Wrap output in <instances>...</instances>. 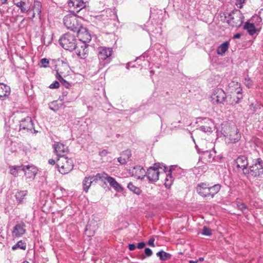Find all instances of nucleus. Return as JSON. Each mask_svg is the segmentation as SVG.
I'll list each match as a JSON object with an SVG mask.
<instances>
[{
    "mask_svg": "<svg viewBox=\"0 0 263 263\" xmlns=\"http://www.w3.org/2000/svg\"><path fill=\"white\" fill-rule=\"evenodd\" d=\"M82 17L78 14L68 15L65 16L63 18L64 25L69 29L73 31H77L78 35L80 34V31L82 28Z\"/></svg>",
    "mask_w": 263,
    "mask_h": 263,
    "instance_id": "nucleus-1",
    "label": "nucleus"
},
{
    "mask_svg": "<svg viewBox=\"0 0 263 263\" xmlns=\"http://www.w3.org/2000/svg\"><path fill=\"white\" fill-rule=\"evenodd\" d=\"M59 44L65 50L72 51L76 50L77 55L81 57V50L78 49L79 46H77L74 36L70 33H67L63 35L59 39Z\"/></svg>",
    "mask_w": 263,
    "mask_h": 263,
    "instance_id": "nucleus-2",
    "label": "nucleus"
},
{
    "mask_svg": "<svg viewBox=\"0 0 263 263\" xmlns=\"http://www.w3.org/2000/svg\"><path fill=\"white\" fill-rule=\"evenodd\" d=\"M227 23L232 27L239 28L242 24L245 17L238 9H234L225 16Z\"/></svg>",
    "mask_w": 263,
    "mask_h": 263,
    "instance_id": "nucleus-3",
    "label": "nucleus"
},
{
    "mask_svg": "<svg viewBox=\"0 0 263 263\" xmlns=\"http://www.w3.org/2000/svg\"><path fill=\"white\" fill-rule=\"evenodd\" d=\"M247 175L254 178L260 177L263 175V160L261 158L252 160V163L249 166Z\"/></svg>",
    "mask_w": 263,
    "mask_h": 263,
    "instance_id": "nucleus-4",
    "label": "nucleus"
},
{
    "mask_svg": "<svg viewBox=\"0 0 263 263\" xmlns=\"http://www.w3.org/2000/svg\"><path fill=\"white\" fill-rule=\"evenodd\" d=\"M159 169H162L164 172L166 173L167 167L163 163H156L154 166L147 169L146 176L149 181L156 182L159 179Z\"/></svg>",
    "mask_w": 263,
    "mask_h": 263,
    "instance_id": "nucleus-5",
    "label": "nucleus"
},
{
    "mask_svg": "<svg viewBox=\"0 0 263 263\" xmlns=\"http://www.w3.org/2000/svg\"><path fill=\"white\" fill-rule=\"evenodd\" d=\"M57 165L60 173L62 174L69 173L72 170L73 166L72 160L65 156L59 158Z\"/></svg>",
    "mask_w": 263,
    "mask_h": 263,
    "instance_id": "nucleus-6",
    "label": "nucleus"
},
{
    "mask_svg": "<svg viewBox=\"0 0 263 263\" xmlns=\"http://www.w3.org/2000/svg\"><path fill=\"white\" fill-rule=\"evenodd\" d=\"M211 98L214 104H224V102L227 98V95L222 89L216 88L213 90Z\"/></svg>",
    "mask_w": 263,
    "mask_h": 263,
    "instance_id": "nucleus-7",
    "label": "nucleus"
},
{
    "mask_svg": "<svg viewBox=\"0 0 263 263\" xmlns=\"http://www.w3.org/2000/svg\"><path fill=\"white\" fill-rule=\"evenodd\" d=\"M20 131L26 133L28 131H32L34 129L33 124L31 117H26L20 121Z\"/></svg>",
    "mask_w": 263,
    "mask_h": 263,
    "instance_id": "nucleus-8",
    "label": "nucleus"
},
{
    "mask_svg": "<svg viewBox=\"0 0 263 263\" xmlns=\"http://www.w3.org/2000/svg\"><path fill=\"white\" fill-rule=\"evenodd\" d=\"M177 166H171L168 170H167L166 172H168V174L166 175V177L165 179L164 186L167 189H170L172 185V183L174 181V178L172 176V173L175 174L176 172L182 171L180 168H177Z\"/></svg>",
    "mask_w": 263,
    "mask_h": 263,
    "instance_id": "nucleus-9",
    "label": "nucleus"
},
{
    "mask_svg": "<svg viewBox=\"0 0 263 263\" xmlns=\"http://www.w3.org/2000/svg\"><path fill=\"white\" fill-rule=\"evenodd\" d=\"M112 52V50L111 48L101 47L99 48L98 58L103 61L106 60L105 63H108L110 62V57Z\"/></svg>",
    "mask_w": 263,
    "mask_h": 263,
    "instance_id": "nucleus-10",
    "label": "nucleus"
},
{
    "mask_svg": "<svg viewBox=\"0 0 263 263\" xmlns=\"http://www.w3.org/2000/svg\"><path fill=\"white\" fill-rule=\"evenodd\" d=\"M235 162L236 164V166L238 168H241L243 171V173L245 175H247L249 166V161L248 158L245 156H239L235 160Z\"/></svg>",
    "mask_w": 263,
    "mask_h": 263,
    "instance_id": "nucleus-11",
    "label": "nucleus"
},
{
    "mask_svg": "<svg viewBox=\"0 0 263 263\" xmlns=\"http://www.w3.org/2000/svg\"><path fill=\"white\" fill-rule=\"evenodd\" d=\"M26 224L24 222H17L13 227L12 231L13 236L15 237H20L26 233Z\"/></svg>",
    "mask_w": 263,
    "mask_h": 263,
    "instance_id": "nucleus-12",
    "label": "nucleus"
},
{
    "mask_svg": "<svg viewBox=\"0 0 263 263\" xmlns=\"http://www.w3.org/2000/svg\"><path fill=\"white\" fill-rule=\"evenodd\" d=\"M82 1L69 0L68 2L69 11L73 14H78L82 9Z\"/></svg>",
    "mask_w": 263,
    "mask_h": 263,
    "instance_id": "nucleus-13",
    "label": "nucleus"
},
{
    "mask_svg": "<svg viewBox=\"0 0 263 263\" xmlns=\"http://www.w3.org/2000/svg\"><path fill=\"white\" fill-rule=\"evenodd\" d=\"M53 148L57 156L61 157L65 156L68 151V147L64 144L57 142L54 144Z\"/></svg>",
    "mask_w": 263,
    "mask_h": 263,
    "instance_id": "nucleus-14",
    "label": "nucleus"
},
{
    "mask_svg": "<svg viewBox=\"0 0 263 263\" xmlns=\"http://www.w3.org/2000/svg\"><path fill=\"white\" fill-rule=\"evenodd\" d=\"M224 136L229 138V142L233 143L237 142L241 138L240 134L236 127L232 128L231 133L229 134L224 135Z\"/></svg>",
    "mask_w": 263,
    "mask_h": 263,
    "instance_id": "nucleus-15",
    "label": "nucleus"
},
{
    "mask_svg": "<svg viewBox=\"0 0 263 263\" xmlns=\"http://www.w3.org/2000/svg\"><path fill=\"white\" fill-rule=\"evenodd\" d=\"M197 193L201 196L203 197H209V185L206 183H200L198 184L196 187Z\"/></svg>",
    "mask_w": 263,
    "mask_h": 263,
    "instance_id": "nucleus-16",
    "label": "nucleus"
},
{
    "mask_svg": "<svg viewBox=\"0 0 263 263\" xmlns=\"http://www.w3.org/2000/svg\"><path fill=\"white\" fill-rule=\"evenodd\" d=\"M10 93V87L4 83H0V99L3 100L5 99Z\"/></svg>",
    "mask_w": 263,
    "mask_h": 263,
    "instance_id": "nucleus-17",
    "label": "nucleus"
},
{
    "mask_svg": "<svg viewBox=\"0 0 263 263\" xmlns=\"http://www.w3.org/2000/svg\"><path fill=\"white\" fill-rule=\"evenodd\" d=\"M107 182L109 184L110 186L112 187L116 192L121 193L123 191V187L117 182L116 179L110 176L108 177Z\"/></svg>",
    "mask_w": 263,
    "mask_h": 263,
    "instance_id": "nucleus-18",
    "label": "nucleus"
},
{
    "mask_svg": "<svg viewBox=\"0 0 263 263\" xmlns=\"http://www.w3.org/2000/svg\"><path fill=\"white\" fill-rule=\"evenodd\" d=\"M243 29L247 31L248 34L250 35H253L257 32V29L254 23H250L248 21L245 22Z\"/></svg>",
    "mask_w": 263,
    "mask_h": 263,
    "instance_id": "nucleus-19",
    "label": "nucleus"
},
{
    "mask_svg": "<svg viewBox=\"0 0 263 263\" xmlns=\"http://www.w3.org/2000/svg\"><path fill=\"white\" fill-rule=\"evenodd\" d=\"M27 169H25L23 173L27 177L34 179L36 175L37 171L33 166L26 165Z\"/></svg>",
    "mask_w": 263,
    "mask_h": 263,
    "instance_id": "nucleus-20",
    "label": "nucleus"
},
{
    "mask_svg": "<svg viewBox=\"0 0 263 263\" xmlns=\"http://www.w3.org/2000/svg\"><path fill=\"white\" fill-rule=\"evenodd\" d=\"M95 222L93 220L89 221L86 226L85 233L88 237L93 236L96 230Z\"/></svg>",
    "mask_w": 263,
    "mask_h": 263,
    "instance_id": "nucleus-21",
    "label": "nucleus"
},
{
    "mask_svg": "<svg viewBox=\"0 0 263 263\" xmlns=\"http://www.w3.org/2000/svg\"><path fill=\"white\" fill-rule=\"evenodd\" d=\"M16 6L18 7L22 13H27L30 9L29 3H26L25 1H21L19 3L16 4Z\"/></svg>",
    "mask_w": 263,
    "mask_h": 263,
    "instance_id": "nucleus-22",
    "label": "nucleus"
},
{
    "mask_svg": "<svg viewBox=\"0 0 263 263\" xmlns=\"http://www.w3.org/2000/svg\"><path fill=\"white\" fill-rule=\"evenodd\" d=\"M221 187V186L220 184H216L214 185L209 186V196L213 198L214 196L219 192Z\"/></svg>",
    "mask_w": 263,
    "mask_h": 263,
    "instance_id": "nucleus-23",
    "label": "nucleus"
},
{
    "mask_svg": "<svg viewBox=\"0 0 263 263\" xmlns=\"http://www.w3.org/2000/svg\"><path fill=\"white\" fill-rule=\"evenodd\" d=\"M156 255L159 257L161 261H166L171 259L172 255L163 250H161L156 253Z\"/></svg>",
    "mask_w": 263,
    "mask_h": 263,
    "instance_id": "nucleus-24",
    "label": "nucleus"
},
{
    "mask_svg": "<svg viewBox=\"0 0 263 263\" xmlns=\"http://www.w3.org/2000/svg\"><path fill=\"white\" fill-rule=\"evenodd\" d=\"M229 43L225 42L219 45L217 49V53L219 55H223L228 49Z\"/></svg>",
    "mask_w": 263,
    "mask_h": 263,
    "instance_id": "nucleus-25",
    "label": "nucleus"
},
{
    "mask_svg": "<svg viewBox=\"0 0 263 263\" xmlns=\"http://www.w3.org/2000/svg\"><path fill=\"white\" fill-rule=\"evenodd\" d=\"M93 179V176H90L89 177H85L84 180H83V190L87 192L92 183Z\"/></svg>",
    "mask_w": 263,
    "mask_h": 263,
    "instance_id": "nucleus-26",
    "label": "nucleus"
},
{
    "mask_svg": "<svg viewBox=\"0 0 263 263\" xmlns=\"http://www.w3.org/2000/svg\"><path fill=\"white\" fill-rule=\"evenodd\" d=\"M127 187L129 190L137 195H140L142 193V190L139 187L134 185L132 182L128 183Z\"/></svg>",
    "mask_w": 263,
    "mask_h": 263,
    "instance_id": "nucleus-27",
    "label": "nucleus"
},
{
    "mask_svg": "<svg viewBox=\"0 0 263 263\" xmlns=\"http://www.w3.org/2000/svg\"><path fill=\"white\" fill-rule=\"evenodd\" d=\"M84 48H83V60L86 58V57H85L86 54H90V57L91 58L92 52L91 51L95 50L93 47L90 46L87 44H86V45H84Z\"/></svg>",
    "mask_w": 263,
    "mask_h": 263,
    "instance_id": "nucleus-28",
    "label": "nucleus"
},
{
    "mask_svg": "<svg viewBox=\"0 0 263 263\" xmlns=\"http://www.w3.org/2000/svg\"><path fill=\"white\" fill-rule=\"evenodd\" d=\"M83 39H85V40H83V44L86 45L91 40V35L86 28L83 27Z\"/></svg>",
    "mask_w": 263,
    "mask_h": 263,
    "instance_id": "nucleus-29",
    "label": "nucleus"
},
{
    "mask_svg": "<svg viewBox=\"0 0 263 263\" xmlns=\"http://www.w3.org/2000/svg\"><path fill=\"white\" fill-rule=\"evenodd\" d=\"M110 176H109L108 174L106 173H98L95 177L93 176V180L95 181L96 180H100L102 181H104L105 180L107 181L108 177H109Z\"/></svg>",
    "mask_w": 263,
    "mask_h": 263,
    "instance_id": "nucleus-30",
    "label": "nucleus"
},
{
    "mask_svg": "<svg viewBox=\"0 0 263 263\" xmlns=\"http://www.w3.org/2000/svg\"><path fill=\"white\" fill-rule=\"evenodd\" d=\"M27 191H21L15 194V198L18 203H21L24 197L27 195Z\"/></svg>",
    "mask_w": 263,
    "mask_h": 263,
    "instance_id": "nucleus-31",
    "label": "nucleus"
},
{
    "mask_svg": "<svg viewBox=\"0 0 263 263\" xmlns=\"http://www.w3.org/2000/svg\"><path fill=\"white\" fill-rule=\"evenodd\" d=\"M17 249H22L23 250H26V243L24 241H23L22 240H20V241H18L12 248V249L13 250H16Z\"/></svg>",
    "mask_w": 263,
    "mask_h": 263,
    "instance_id": "nucleus-32",
    "label": "nucleus"
},
{
    "mask_svg": "<svg viewBox=\"0 0 263 263\" xmlns=\"http://www.w3.org/2000/svg\"><path fill=\"white\" fill-rule=\"evenodd\" d=\"M237 208L241 211L244 214L248 213V207L243 202H238L237 204Z\"/></svg>",
    "mask_w": 263,
    "mask_h": 263,
    "instance_id": "nucleus-33",
    "label": "nucleus"
},
{
    "mask_svg": "<svg viewBox=\"0 0 263 263\" xmlns=\"http://www.w3.org/2000/svg\"><path fill=\"white\" fill-rule=\"evenodd\" d=\"M239 86H240V83L234 81H232L228 84V87L231 90V92H232L235 89H237Z\"/></svg>",
    "mask_w": 263,
    "mask_h": 263,
    "instance_id": "nucleus-34",
    "label": "nucleus"
},
{
    "mask_svg": "<svg viewBox=\"0 0 263 263\" xmlns=\"http://www.w3.org/2000/svg\"><path fill=\"white\" fill-rule=\"evenodd\" d=\"M202 152L203 153L204 158L207 159V161L211 162L214 159V157L213 156L211 151H206Z\"/></svg>",
    "mask_w": 263,
    "mask_h": 263,
    "instance_id": "nucleus-35",
    "label": "nucleus"
},
{
    "mask_svg": "<svg viewBox=\"0 0 263 263\" xmlns=\"http://www.w3.org/2000/svg\"><path fill=\"white\" fill-rule=\"evenodd\" d=\"M62 104H60V105L58 103V101H53L51 102L50 104H49V108L54 111H56L58 110H59L60 106H61Z\"/></svg>",
    "mask_w": 263,
    "mask_h": 263,
    "instance_id": "nucleus-36",
    "label": "nucleus"
},
{
    "mask_svg": "<svg viewBox=\"0 0 263 263\" xmlns=\"http://www.w3.org/2000/svg\"><path fill=\"white\" fill-rule=\"evenodd\" d=\"M144 253L145 255L143 254L141 255L139 257L140 259L143 260L146 258V256L149 257L152 256L153 251L150 248H146L144 250Z\"/></svg>",
    "mask_w": 263,
    "mask_h": 263,
    "instance_id": "nucleus-37",
    "label": "nucleus"
},
{
    "mask_svg": "<svg viewBox=\"0 0 263 263\" xmlns=\"http://www.w3.org/2000/svg\"><path fill=\"white\" fill-rule=\"evenodd\" d=\"M41 7H42V6H41L40 2H37V1H35L33 10L36 11L37 13V14L40 15L41 13V8H42Z\"/></svg>",
    "mask_w": 263,
    "mask_h": 263,
    "instance_id": "nucleus-38",
    "label": "nucleus"
},
{
    "mask_svg": "<svg viewBox=\"0 0 263 263\" xmlns=\"http://www.w3.org/2000/svg\"><path fill=\"white\" fill-rule=\"evenodd\" d=\"M261 107L260 104H258V103H252L250 105V109L253 112H255L256 111L257 109H260Z\"/></svg>",
    "mask_w": 263,
    "mask_h": 263,
    "instance_id": "nucleus-39",
    "label": "nucleus"
},
{
    "mask_svg": "<svg viewBox=\"0 0 263 263\" xmlns=\"http://www.w3.org/2000/svg\"><path fill=\"white\" fill-rule=\"evenodd\" d=\"M244 83L247 88H250L252 87L253 83V81L251 80V78L248 76L247 78L245 79Z\"/></svg>",
    "mask_w": 263,
    "mask_h": 263,
    "instance_id": "nucleus-40",
    "label": "nucleus"
},
{
    "mask_svg": "<svg viewBox=\"0 0 263 263\" xmlns=\"http://www.w3.org/2000/svg\"><path fill=\"white\" fill-rule=\"evenodd\" d=\"M243 99V96L242 95H237L236 97V99H234L233 101H232L231 103V104L233 106H235L237 104H239L240 103L241 100Z\"/></svg>",
    "mask_w": 263,
    "mask_h": 263,
    "instance_id": "nucleus-41",
    "label": "nucleus"
},
{
    "mask_svg": "<svg viewBox=\"0 0 263 263\" xmlns=\"http://www.w3.org/2000/svg\"><path fill=\"white\" fill-rule=\"evenodd\" d=\"M201 234L205 236H210L212 235L211 230L209 228L204 226L202 229Z\"/></svg>",
    "mask_w": 263,
    "mask_h": 263,
    "instance_id": "nucleus-42",
    "label": "nucleus"
},
{
    "mask_svg": "<svg viewBox=\"0 0 263 263\" xmlns=\"http://www.w3.org/2000/svg\"><path fill=\"white\" fill-rule=\"evenodd\" d=\"M123 156V157H125L126 158V161H129V158L132 156L131 151L129 149H126L123 151L121 154Z\"/></svg>",
    "mask_w": 263,
    "mask_h": 263,
    "instance_id": "nucleus-43",
    "label": "nucleus"
},
{
    "mask_svg": "<svg viewBox=\"0 0 263 263\" xmlns=\"http://www.w3.org/2000/svg\"><path fill=\"white\" fill-rule=\"evenodd\" d=\"M200 130L204 132V133H211L212 132V128L210 126H201L198 128Z\"/></svg>",
    "mask_w": 263,
    "mask_h": 263,
    "instance_id": "nucleus-44",
    "label": "nucleus"
},
{
    "mask_svg": "<svg viewBox=\"0 0 263 263\" xmlns=\"http://www.w3.org/2000/svg\"><path fill=\"white\" fill-rule=\"evenodd\" d=\"M10 173L15 176L19 174L16 166L10 167Z\"/></svg>",
    "mask_w": 263,
    "mask_h": 263,
    "instance_id": "nucleus-45",
    "label": "nucleus"
},
{
    "mask_svg": "<svg viewBox=\"0 0 263 263\" xmlns=\"http://www.w3.org/2000/svg\"><path fill=\"white\" fill-rule=\"evenodd\" d=\"M49 63L48 60L46 58L42 59L41 60V67H47L48 66Z\"/></svg>",
    "mask_w": 263,
    "mask_h": 263,
    "instance_id": "nucleus-46",
    "label": "nucleus"
},
{
    "mask_svg": "<svg viewBox=\"0 0 263 263\" xmlns=\"http://www.w3.org/2000/svg\"><path fill=\"white\" fill-rule=\"evenodd\" d=\"M246 2V0H236L235 5L238 8L241 9L242 8V5Z\"/></svg>",
    "mask_w": 263,
    "mask_h": 263,
    "instance_id": "nucleus-47",
    "label": "nucleus"
},
{
    "mask_svg": "<svg viewBox=\"0 0 263 263\" xmlns=\"http://www.w3.org/2000/svg\"><path fill=\"white\" fill-rule=\"evenodd\" d=\"M155 240V239L154 236H151L147 242V245L152 247H155V245L154 244Z\"/></svg>",
    "mask_w": 263,
    "mask_h": 263,
    "instance_id": "nucleus-48",
    "label": "nucleus"
},
{
    "mask_svg": "<svg viewBox=\"0 0 263 263\" xmlns=\"http://www.w3.org/2000/svg\"><path fill=\"white\" fill-rule=\"evenodd\" d=\"M59 82L55 81L50 85L49 88L51 89L58 88L59 87Z\"/></svg>",
    "mask_w": 263,
    "mask_h": 263,
    "instance_id": "nucleus-49",
    "label": "nucleus"
},
{
    "mask_svg": "<svg viewBox=\"0 0 263 263\" xmlns=\"http://www.w3.org/2000/svg\"><path fill=\"white\" fill-rule=\"evenodd\" d=\"M16 166V168L17 169V171H18V172L19 174L21 173H23L25 169H27V167H26V165H19V166Z\"/></svg>",
    "mask_w": 263,
    "mask_h": 263,
    "instance_id": "nucleus-50",
    "label": "nucleus"
},
{
    "mask_svg": "<svg viewBox=\"0 0 263 263\" xmlns=\"http://www.w3.org/2000/svg\"><path fill=\"white\" fill-rule=\"evenodd\" d=\"M118 161L122 165L125 164L127 163L126 158L123 157L118 158Z\"/></svg>",
    "mask_w": 263,
    "mask_h": 263,
    "instance_id": "nucleus-51",
    "label": "nucleus"
},
{
    "mask_svg": "<svg viewBox=\"0 0 263 263\" xmlns=\"http://www.w3.org/2000/svg\"><path fill=\"white\" fill-rule=\"evenodd\" d=\"M88 0H83V9L87 10L89 11L90 7L88 5Z\"/></svg>",
    "mask_w": 263,
    "mask_h": 263,
    "instance_id": "nucleus-52",
    "label": "nucleus"
},
{
    "mask_svg": "<svg viewBox=\"0 0 263 263\" xmlns=\"http://www.w3.org/2000/svg\"><path fill=\"white\" fill-rule=\"evenodd\" d=\"M61 83L65 87L67 88H69L70 86V84L64 79H62Z\"/></svg>",
    "mask_w": 263,
    "mask_h": 263,
    "instance_id": "nucleus-53",
    "label": "nucleus"
},
{
    "mask_svg": "<svg viewBox=\"0 0 263 263\" xmlns=\"http://www.w3.org/2000/svg\"><path fill=\"white\" fill-rule=\"evenodd\" d=\"M145 246V243L144 242H140L137 244V247L139 249H143Z\"/></svg>",
    "mask_w": 263,
    "mask_h": 263,
    "instance_id": "nucleus-54",
    "label": "nucleus"
},
{
    "mask_svg": "<svg viewBox=\"0 0 263 263\" xmlns=\"http://www.w3.org/2000/svg\"><path fill=\"white\" fill-rule=\"evenodd\" d=\"M128 248L130 251H134L135 250L136 246L134 243H129L128 244Z\"/></svg>",
    "mask_w": 263,
    "mask_h": 263,
    "instance_id": "nucleus-55",
    "label": "nucleus"
},
{
    "mask_svg": "<svg viewBox=\"0 0 263 263\" xmlns=\"http://www.w3.org/2000/svg\"><path fill=\"white\" fill-rule=\"evenodd\" d=\"M108 152L106 149H103L102 151L100 152L99 155L101 157H104L107 155Z\"/></svg>",
    "mask_w": 263,
    "mask_h": 263,
    "instance_id": "nucleus-56",
    "label": "nucleus"
},
{
    "mask_svg": "<svg viewBox=\"0 0 263 263\" xmlns=\"http://www.w3.org/2000/svg\"><path fill=\"white\" fill-rule=\"evenodd\" d=\"M67 95V91H64V92H63L62 96H60V98H59V99L60 100V101L61 102H63L64 101V97L66 96Z\"/></svg>",
    "mask_w": 263,
    "mask_h": 263,
    "instance_id": "nucleus-57",
    "label": "nucleus"
},
{
    "mask_svg": "<svg viewBox=\"0 0 263 263\" xmlns=\"http://www.w3.org/2000/svg\"><path fill=\"white\" fill-rule=\"evenodd\" d=\"M56 78L58 79L60 82L62 81V79H64L58 72H57Z\"/></svg>",
    "mask_w": 263,
    "mask_h": 263,
    "instance_id": "nucleus-58",
    "label": "nucleus"
},
{
    "mask_svg": "<svg viewBox=\"0 0 263 263\" xmlns=\"http://www.w3.org/2000/svg\"><path fill=\"white\" fill-rule=\"evenodd\" d=\"M238 91L236 92V94L237 95H242V88H241L240 86H239V87H238Z\"/></svg>",
    "mask_w": 263,
    "mask_h": 263,
    "instance_id": "nucleus-59",
    "label": "nucleus"
},
{
    "mask_svg": "<svg viewBox=\"0 0 263 263\" xmlns=\"http://www.w3.org/2000/svg\"><path fill=\"white\" fill-rule=\"evenodd\" d=\"M241 35L240 33H237L234 35L233 38V39H239Z\"/></svg>",
    "mask_w": 263,
    "mask_h": 263,
    "instance_id": "nucleus-60",
    "label": "nucleus"
},
{
    "mask_svg": "<svg viewBox=\"0 0 263 263\" xmlns=\"http://www.w3.org/2000/svg\"><path fill=\"white\" fill-rule=\"evenodd\" d=\"M48 163L49 164H51V165H54L55 164V160L52 159H50L49 160H48Z\"/></svg>",
    "mask_w": 263,
    "mask_h": 263,
    "instance_id": "nucleus-61",
    "label": "nucleus"
},
{
    "mask_svg": "<svg viewBox=\"0 0 263 263\" xmlns=\"http://www.w3.org/2000/svg\"><path fill=\"white\" fill-rule=\"evenodd\" d=\"M134 169H138V170H140V172H145V170L143 168H140V166H136V167H134Z\"/></svg>",
    "mask_w": 263,
    "mask_h": 263,
    "instance_id": "nucleus-62",
    "label": "nucleus"
},
{
    "mask_svg": "<svg viewBox=\"0 0 263 263\" xmlns=\"http://www.w3.org/2000/svg\"><path fill=\"white\" fill-rule=\"evenodd\" d=\"M12 1L14 5L16 6V4H17V3H19L21 1V0H12Z\"/></svg>",
    "mask_w": 263,
    "mask_h": 263,
    "instance_id": "nucleus-63",
    "label": "nucleus"
},
{
    "mask_svg": "<svg viewBox=\"0 0 263 263\" xmlns=\"http://www.w3.org/2000/svg\"><path fill=\"white\" fill-rule=\"evenodd\" d=\"M256 20L258 22H261L262 21V20L261 18V17H259V16H256Z\"/></svg>",
    "mask_w": 263,
    "mask_h": 263,
    "instance_id": "nucleus-64",
    "label": "nucleus"
}]
</instances>
